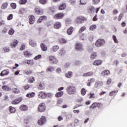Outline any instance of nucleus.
<instances>
[{
	"label": "nucleus",
	"instance_id": "nucleus-1",
	"mask_svg": "<svg viewBox=\"0 0 127 127\" xmlns=\"http://www.w3.org/2000/svg\"><path fill=\"white\" fill-rule=\"evenodd\" d=\"M66 93L68 95H74L76 94V87L73 85H69L66 88Z\"/></svg>",
	"mask_w": 127,
	"mask_h": 127
},
{
	"label": "nucleus",
	"instance_id": "nucleus-2",
	"mask_svg": "<svg viewBox=\"0 0 127 127\" xmlns=\"http://www.w3.org/2000/svg\"><path fill=\"white\" fill-rule=\"evenodd\" d=\"M105 44H106V41L104 39H99L95 42L96 47H102V46H105Z\"/></svg>",
	"mask_w": 127,
	"mask_h": 127
},
{
	"label": "nucleus",
	"instance_id": "nucleus-3",
	"mask_svg": "<svg viewBox=\"0 0 127 127\" xmlns=\"http://www.w3.org/2000/svg\"><path fill=\"white\" fill-rule=\"evenodd\" d=\"M48 59L51 64H57L58 63V60L53 56H50L48 57Z\"/></svg>",
	"mask_w": 127,
	"mask_h": 127
},
{
	"label": "nucleus",
	"instance_id": "nucleus-4",
	"mask_svg": "<svg viewBox=\"0 0 127 127\" xmlns=\"http://www.w3.org/2000/svg\"><path fill=\"white\" fill-rule=\"evenodd\" d=\"M46 123V118L44 116H42L41 118L38 120V125L39 126H43Z\"/></svg>",
	"mask_w": 127,
	"mask_h": 127
},
{
	"label": "nucleus",
	"instance_id": "nucleus-5",
	"mask_svg": "<svg viewBox=\"0 0 127 127\" xmlns=\"http://www.w3.org/2000/svg\"><path fill=\"white\" fill-rule=\"evenodd\" d=\"M75 50L77 51H84V48H83V45L81 43H77L75 44Z\"/></svg>",
	"mask_w": 127,
	"mask_h": 127
},
{
	"label": "nucleus",
	"instance_id": "nucleus-6",
	"mask_svg": "<svg viewBox=\"0 0 127 127\" xmlns=\"http://www.w3.org/2000/svg\"><path fill=\"white\" fill-rule=\"evenodd\" d=\"M46 110V107H45V104L41 103L39 105L38 107V111L40 113L44 112Z\"/></svg>",
	"mask_w": 127,
	"mask_h": 127
},
{
	"label": "nucleus",
	"instance_id": "nucleus-7",
	"mask_svg": "<svg viewBox=\"0 0 127 127\" xmlns=\"http://www.w3.org/2000/svg\"><path fill=\"white\" fill-rule=\"evenodd\" d=\"M64 17V14L63 13H60L58 14H56L54 17L53 18H55V19H61Z\"/></svg>",
	"mask_w": 127,
	"mask_h": 127
},
{
	"label": "nucleus",
	"instance_id": "nucleus-8",
	"mask_svg": "<svg viewBox=\"0 0 127 127\" xmlns=\"http://www.w3.org/2000/svg\"><path fill=\"white\" fill-rule=\"evenodd\" d=\"M38 97L40 99H45V98H46V93L43 91H41L38 93Z\"/></svg>",
	"mask_w": 127,
	"mask_h": 127
},
{
	"label": "nucleus",
	"instance_id": "nucleus-9",
	"mask_svg": "<svg viewBox=\"0 0 127 127\" xmlns=\"http://www.w3.org/2000/svg\"><path fill=\"white\" fill-rule=\"evenodd\" d=\"M102 105L101 103H98L97 102L93 103L90 106V109H95V108H100V106Z\"/></svg>",
	"mask_w": 127,
	"mask_h": 127
},
{
	"label": "nucleus",
	"instance_id": "nucleus-10",
	"mask_svg": "<svg viewBox=\"0 0 127 127\" xmlns=\"http://www.w3.org/2000/svg\"><path fill=\"white\" fill-rule=\"evenodd\" d=\"M85 20L86 18H85V17L83 16H79L76 18V22H77V23H82V22H83V21H84Z\"/></svg>",
	"mask_w": 127,
	"mask_h": 127
},
{
	"label": "nucleus",
	"instance_id": "nucleus-11",
	"mask_svg": "<svg viewBox=\"0 0 127 127\" xmlns=\"http://www.w3.org/2000/svg\"><path fill=\"white\" fill-rule=\"evenodd\" d=\"M8 74H9V70H8V69H6L2 71L0 73V76H1V77H3V76H5V75H8Z\"/></svg>",
	"mask_w": 127,
	"mask_h": 127
},
{
	"label": "nucleus",
	"instance_id": "nucleus-12",
	"mask_svg": "<svg viewBox=\"0 0 127 127\" xmlns=\"http://www.w3.org/2000/svg\"><path fill=\"white\" fill-rule=\"evenodd\" d=\"M21 101H22V98L20 97L17 99L13 100L12 101V105H17V104H19Z\"/></svg>",
	"mask_w": 127,
	"mask_h": 127
},
{
	"label": "nucleus",
	"instance_id": "nucleus-13",
	"mask_svg": "<svg viewBox=\"0 0 127 127\" xmlns=\"http://www.w3.org/2000/svg\"><path fill=\"white\" fill-rule=\"evenodd\" d=\"M19 109L20 111L25 112L26 111H27V110H28V107L25 105H22L19 107Z\"/></svg>",
	"mask_w": 127,
	"mask_h": 127
},
{
	"label": "nucleus",
	"instance_id": "nucleus-14",
	"mask_svg": "<svg viewBox=\"0 0 127 127\" xmlns=\"http://www.w3.org/2000/svg\"><path fill=\"white\" fill-rule=\"evenodd\" d=\"M64 76L66 78H72V77L73 76V72L71 71H69L67 72L64 73Z\"/></svg>",
	"mask_w": 127,
	"mask_h": 127
},
{
	"label": "nucleus",
	"instance_id": "nucleus-15",
	"mask_svg": "<svg viewBox=\"0 0 127 127\" xmlns=\"http://www.w3.org/2000/svg\"><path fill=\"white\" fill-rule=\"evenodd\" d=\"M93 75H94V72L93 71L85 72L83 74L84 77H90V76H93Z\"/></svg>",
	"mask_w": 127,
	"mask_h": 127
},
{
	"label": "nucleus",
	"instance_id": "nucleus-16",
	"mask_svg": "<svg viewBox=\"0 0 127 127\" xmlns=\"http://www.w3.org/2000/svg\"><path fill=\"white\" fill-rule=\"evenodd\" d=\"M46 19H47V17H46V16H42L38 19V23H40L42 22V20H46Z\"/></svg>",
	"mask_w": 127,
	"mask_h": 127
},
{
	"label": "nucleus",
	"instance_id": "nucleus-17",
	"mask_svg": "<svg viewBox=\"0 0 127 127\" xmlns=\"http://www.w3.org/2000/svg\"><path fill=\"white\" fill-rule=\"evenodd\" d=\"M73 31H74V28H73V27H70L67 30L66 33L68 35H71L73 33Z\"/></svg>",
	"mask_w": 127,
	"mask_h": 127
},
{
	"label": "nucleus",
	"instance_id": "nucleus-18",
	"mask_svg": "<svg viewBox=\"0 0 127 127\" xmlns=\"http://www.w3.org/2000/svg\"><path fill=\"white\" fill-rule=\"evenodd\" d=\"M101 75L102 76H104V77H106V76H108V75H110V70H105L103 71L102 72Z\"/></svg>",
	"mask_w": 127,
	"mask_h": 127
},
{
	"label": "nucleus",
	"instance_id": "nucleus-19",
	"mask_svg": "<svg viewBox=\"0 0 127 127\" xmlns=\"http://www.w3.org/2000/svg\"><path fill=\"white\" fill-rule=\"evenodd\" d=\"M2 89L6 92H10V91H11V88L6 85H3L2 87Z\"/></svg>",
	"mask_w": 127,
	"mask_h": 127
},
{
	"label": "nucleus",
	"instance_id": "nucleus-20",
	"mask_svg": "<svg viewBox=\"0 0 127 127\" xmlns=\"http://www.w3.org/2000/svg\"><path fill=\"white\" fill-rule=\"evenodd\" d=\"M27 10L25 8H21L19 10L18 14H24L26 13Z\"/></svg>",
	"mask_w": 127,
	"mask_h": 127
},
{
	"label": "nucleus",
	"instance_id": "nucleus-21",
	"mask_svg": "<svg viewBox=\"0 0 127 127\" xmlns=\"http://www.w3.org/2000/svg\"><path fill=\"white\" fill-rule=\"evenodd\" d=\"M35 20V18H34V16H30V17L29 18V23L30 24H33V23H34Z\"/></svg>",
	"mask_w": 127,
	"mask_h": 127
},
{
	"label": "nucleus",
	"instance_id": "nucleus-22",
	"mask_svg": "<svg viewBox=\"0 0 127 127\" xmlns=\"http://www.w3.org/2000/svg\"><path fill=\"white\" fill-rule=\"evenodd\" d=\"M59 49V46H54L51 49V51L52 52H57V51Z\"/></svg>",
	"mask_w": 127,
	"mask_h": 127
},
{
	"label": "nucleus",
	"instance_id": "nucleus-23",
	"mask_svg": "<svg viewBox=\"0 0 127 127\" xmlns=\"http://www.w3.org/2000/svg\"><path fill=\"white\" fill-rule=\"evenodd\" d=\"M29 44L32 47H35L37 45L36 42L32 40L29 41Z\"/></svg>",
	"mask_w": 127,
	"mask_h": 127
},
{
	"label": "nucleus",
	"instance_id": "nucleus-24",
	"mask_svg": "<svg viewBox=\"0 0 127 127\" xmlns=\"http://www.w3.org/2000/svg\"><path fill=\"white\" fill-rule=\"evenodd\" d=\"M18 44V41L17 40H14L13 42V43L11 44L10 46L11 48H14L15 46Z\"/></svg>",
	"mask_w": 127,
	"mask_h": 127
},
{
	"label": "nucleus",
	"instance_id": "nucleus-25",
	"mask_svg": "<svg viewBox=\"0 0 127 127\" xmlns=\"http://www.w3.org/2000/svg\"><path fill=\"white\" fill-rule=\"evenodd\" d=\"M103 82L100 81H98L95 84V88H99V87H101V86H103Z\"/></svg>",
	"mask_w": 127,
	"mask_h": 127
},
{
	"label": "nucleus",
	"instance_id": "nucleus-26",
	"mask_svg": "<svg viewBox=\"0 0 127 127\" xmlns=\"http://www.w3.org/2000/svg\"><path fill=\"white\" fill-rule=\"evenodd\" d=\"M35 12L36 13H37L39 15H42V14H43V10L39 8H36Z\"/></svg>",
	"mask_w": 127,
	"mask_h": 127
},
{
	"label": "nucleus",
	"instance_id": "nucleus-27",
	"mask_svg": "<svg viewBox=\"0 0 127 127\" xmlns=\"http://www.w3.org/2000/svg\"><path fill=\"white\" fill-rule=\"evenodd\" d=\"M54 27L56 29H58L61 27V23L59 22H56L54 24Z\"/></svg>",
	"mask_w": 127,
	"mask_h": 127
},
{
	"label": "nucleus",
	"instance_id": "nucleus-28",
	"mask_svg": "<svg viewBox=\"0 0 127 127\" xmlns=\"http://www.w3.org/2000/svg\"><path fill=\"white\" fill-rule=\"evenodd\" d=\"M3 52H5V53H7L10 51V48L9 47H4L2 49Z\"/></svg>",
	"mask_w": 127,
	"mask_h": 127
},
{
	"label": "nucleus",
	"instance_id": "nucleus-29",
	"mask_svg": "<svg viewBox=\"0 0 127 127\" xmlns=\"http://www.w3.org/2000/svg\"><path fill=\"white\" fill-rule=\"evenodd\" d=\"M102 62L101 60H96L93 63V65H96V66H99V65H101L102 64Z\"/></svg>",
	"mask_w": 127,
	"mask_h": 127
},
{
	"label": "nucleus",
	"instance_id": "nucleus-30",
	"mask_svg": "<svg viewBox=\"0 0 127 127\" xmlns=\"http://www.w3.org/2000/svg\"><path fill=\"white\" fill-rule=\"evenodd\" d=\"M34 96H35V93L32 92L27 94L26 97H27V98H32V97H34Z\"/></svg>",
	"mask_w": 127,
	"mask_h": 127
},
{
	"label": "nucleus",
	"instance_id": "nucleus-31",
	"mask_svg": "<svg viewBox=\"0 0 127 127\" xmlns=\"http://www.w3.org/2000/svg\"><path fill=\"white\" fill-rule=\"evenodd\" d=\"M64 94V92L63 91L59 92L56 94L55 96L56 98H60V97H62Z\"/></svg>",
	"mask_w": 127,
	"mask_h": 127
},
{
	"label": "nucleus",
	"instance_id": "nucleus-32",
	"mask_svg": "<svg viewBox=\"0 0 127 127\" xmlns=\"http://www.w3.org/2000/svg\"><path fill=\"white\" fill-rule=\"evenodd\" d=\"M59 8L60 10H63V9H65L66 8V4L63 3L59 6Z\"/></svg>",
	"mask_w": 127,
	"mask_h": 127
},
{
	"label": "nucleus",
	"instance_id": "nucleus-33",
	"mask_svg": "<svg viewBox=\"0 0 127 127\" xmlns=\"http://www.w3.org/2000/svg\"><path fill=\"white\" fill-rule=\"evenodd\" d=\"M41 48H42V51H46V50H47V47H46V45H44L43 43H41Z\"/></svg>",
	"mask_w": 127,
	"mask_h": 127
},
{
	"label": "nucleus",
	"instance_id": "nucleus-34",
	"mask_svg": "<svg viewBox=\"0 0 127 127\" xmlns=\"http://www.w3.org/2000/svg\"><path fill=\"white\" fill-rule=\"evenodd\" d=\"M118 92H119L118 90L113 91L109 93V96H113L114 97H115V96L117 95V93H118Z\"/></svg>",
	"mask_w": 127,
	"mask_h": 127
},
{
	"label": "nucleus",
	"instance_id": "nucleus-35",
	"mask_svg": "<svg viewBox=\"0 0 127 127\" xmlns=\"http://www.w3.org/2000/svg\"><path fill=\"white\" fill-rule=\"evenodd\" d=\"M55 70V68L53 66H49L47 69V72H53Z\"/></svg>",
	"mask_w": 127,
	"mask_h": 127
},
{
	"label": "nucleus",
	"instance_id": "nucleus-36",
	"mask_svg": "<svg viewBox=\"0 0 127 127\" xmlns=\"http://www.w3.org/2000/svg\"><path fill=\"white\" fill-rule=\"evenodd\" d=\"M89 99H98V96H95V94L94 93H90V94H89Z\"/></svg>",
	"mask_w": 127,
	"mask_h": 127
},
{
	"label": "nucleus",
	"instance_id": "nucleus-37",
	"mask_svg": "<svg viewBox=\"0 0 127 127\" xmlns=\"http://www.w3.org/2000/svg\"><path fill=\"white\" fill-rule=\"evenodd\" d=\"M96 28H97V25L93 24V25L90 26L89 30L91 31H93V30H95Z\"/></svg>",
	"mask_w": 127,
	"mask_h": 127
},
{
	"label": "nucleus",
	"instance_id": "nucleus-38",
	"mask_svg": "<svg viewBox=\"0 0 127 127\" xmlns=\"http://www.w3.org/2000/svg\"><path fill=\"white\" fill-rule=\"evenodd\" d=\"M9 111L11 114H13V113L15 112V109L11 106L9 107Z\"/></svg>",
	"mask_w": 127,
	"mask_h": 127
},
{
	"label": "nucleus",
	"instance_id": "nucleus-39",
	"mask_svg": "<svg viewBox=\"0 0 127 127\" xmlns=\"http://www.w3.org/2000/svg\"><path fill=\"white\" fill-rule=\"evenodd\" d=\"M7 5H8V3L5 2L2 4L1 6V9H5L7 7Z\"/></svg>",
	"mask_w": 127,
	"mask_h": 127
},
{
	"label": "nucleus",
	"instance_id": "nucleus-40",
	"mask_svg": "<svg viewBox=\"0 0 127 127\" xmlns=\"http://www.w3.org/2000/svg\"><path fill=\"white\" fill-rule=\"evenodd\" d=\"M85 30H86V27L83 26L81 28H80V29H79L78 31V33H79V34H81V33H82L83 31H85Z\"/></svg>",
	"mask_w": 127,
	"mask_h": 127
},
{
	"label": "nucleus",
	"instance_id": "nucleus-41",
	"mask_svg": "<svg viewBox=\"0 0 127 127\" xmlns=\"http://www.w3.org/2000/svg\"><path fill=\"white\" fill-rule=\"evenodd\" d=\"M8 34H9V35H13V34H14V30H13V29L12 28H10L8 31Z\"/></svg>",
	"mask_w": 127,
	"mask_h": 127
},
{
	"label": "nucleus",
	"instance_id": "nucleus-42",
	"mask_svg": "<svg viewBox=\"0 0 127 127\" xmlns=\"http://www.w3.org/2000/svg\"><path fill=\"white\" fill-rule=\"evenodd\" d=\"M18 2L19 4H25L27 2V0H19Z\"/></svg>",
	"mask_w": 127,
	"mask_h": 127
},
{
	"label": "nucleus",
	"instance_id": "nucleus-43",
	"mask_svg": "<svg viewBox=\"0 0 127 127\" xmlns=\"http://www.w3.org/2000/svg\"><path fill=\"white\" fill-rule=\"evenodd\" d=\"M20 92V90H19L17 88H14L13 89V93H14V94H19Z\"/></svg>",
	"mask_w": 127,
	"mask_h": 127
},
{
	"label": "nucleus",
	"instance_id": "nucleus-44",
	"mask_svg": "<svg viewBox=\"0 0 127 127\" xmlns=\"http://www.w3.org/2000/svg\"><path fill=\"white\" fill-rule=\"evenodd\" d=\"M56 72L57 74H61V73H62V69L61 68L58 67L56 69Z\"/></svg>",
	"mask_w": 127,
	"mask_h": 127
},
{
	"label": "nucleus",
	"instance_id": "nucleus-45",
	"mask_svg": "<svg viewBox=\"0 0 127 127\" xmlns=\"http://www.w3.org/2000/svg\"><path fill=\"white\" fill-rule=\"evenodd\" d=\"M65 51L64 50V49H61L60 51H59V54L61 56H63L64 55V54H65Z\"/></svg>",
	"mask_w": 127,
	"mask_h": 127
},
{
	"label": "nucleus",
	"instance_id": "nucleus-46",
	"mask_svg": "<svg viewBox=\"0 0 127 127\" xmlns=\"http://www.w3.org/2000/svg\"><path fill=\"white\" fill-rule=\"evenodd\" d=\"M89 10L91 11V12H95V11L96 10V8L95 7L90 6H89Z\"/></svg>",
	"mask_w": 127,
	"mask_h": 127
},
{
	"label": "nucleus",
	"instance_id": "nucleus-47",
	"mask_svg": "<svg viewBox=\"0 0 127 127\" xmlns=\"http://www.w3.org/2000/svg\"><path fill=\"white\" fill-rule=\"evenodd\" d=\"M112 38L115 43H119V41L118 40V39L117 38V37L115 35H113L112 36Z\"/></svg>",
	"mask_w": 127,
	"mask_h": 127
},
{
	"label": "nucleus",
	"instance_id": "nucleus-48",
	"mask_svg": "<svg viewBox=\"0 0 127 127\" xmlns=\"http://www.w3.org/2000/svg\"><path fill=\"white\" fill-rule=\"evenodd\" d=\"M10 6H11V8H12L13 9H15V8H16V3H11Z\"/></svg>",
	"mask_w": 127,
	"mask_h": 127
},
{
	"label": "nucleus",
	"instance_id": "nucleus-49",
	"mask_svg": "<svg viewBox=\"0 0 127 127\" xmlns=\"http://www.w3.org/2000/svg\"><path fill=\"white\" fill-rule=\"evenodd\" d=\"M30 55H31V54L28 53V51H26L24 52V56H25V57H29Z\"/></svg>",
	"mask_w": 127,
	"mask_h": 127
},
{
	"label": "nucleus",
	"instance_id": "nucleus-50",
	"mask_svg": "<svg viewBox=\"0 0 127 127\" xmlns=\"http://www.w3.org/2000/svg\"><path fill=\"white\" fill-rule=\"evenodd\" d=\"M101 0H92V3L93 4H98L100 3V1Z\"/></svg>",
	"mask_w": 127,
	"mask_h": 127
},
{
	"label": "nucleus",
	"instance_id": "nucleus-51",
	"mask_svg": "<svg viewBox=\"0 0 127 127\" xmlns=\"http://www.w3.org/2000/svg\"><path fill=\"white\" fill-rule=\"evenodd\" d=\"M97 57V54L96 53H93L90 57L91 59H95Z\"/></svg>",
	"mask_w": 127,
	"mask_h": 127
},
{
	"label": "nucleus",
	"instance_id": "nucleus-52",
	"mask_svg": "<svg viewBox=\"0 0 127 127\" xmlns=\"http://www.w3.org/2000/svg\"><path fill=\"white\" fill-rule=\"evenodd\" d=\"M39 1L42 4H45V3H47V0H39Z\"/></svg>",
	"mask_w": 127,
	"mask_h": 127
},
{
	"label": "nucleus",
	"instance_id": "nucleus-53",
	"mask_svg": "<svg viewBox=\"0 0 127 127\" xmlns=\"http://www.w3.org/2000/svg\"><path fill=\"white\" fill-rule=\"evenodd\" d=\"M81 93L82 96H85V95H86V89L82 88L81 90Z\"/></svg>",
	"mask_w": 127,
	"mask_h": 127
},
{
	"label": "nucleus",
	"instance_id": "nucleus-54",
	"mask_svg": "<svg viewBox=\"0 0 127 127\" xmlns=\"http://www.w3.org/2000/svg\"><path fill=\"white\" fill-rule=\"evenodd\" d=\"M87 37V35H85L84 34H82L80 36V39L82 40H84Z\"/></svg>",
	"mask_w": 127,
	"mask_h": 127
},
{
	"label": "nucleus",
	"instance_id": "nucleus-55",
	"mask_svg": "<svg viewBox=\"0 0 127 127\" xmlns=\"http://www.w3.org/2000/svg\"><path fill=\"white\" fill-rule=\"evenodd\" d=\"M70 66H71V63L69 62H67L64 64L65 68H69Z\"/></svg>",
	"mask_w": 127,
	"mask_h": 127
},
{
	"label": "nucleus",
	"instance_id": "nucleus-56",
	"mask_svg": "<svg viewBox=\"0 0 127 127\" xmlns=\"http://www.w3.org/2000/svg\"><path fill=\"white\" fill-rule=\"evenodd\" d=\"M38 89L39 90H43V89H44V86L40 83L38 86Z\"/></svg>",
	"mask_w": 127,
	"mask_h": 127
},
{
	"label": "nucleus",
	"instance_id": "nucleus-57",
	"mask_svg": "<svg viewBox=\"0 0 127 127\" xmlns=\"http://www.w3.org/2000/svg\"><path fill=\"white\" fill-rule=\"evenodd\" d=\"M25 49V45L24 44H22L20 50L22 51Z\"/></svg>",
	"mask_w": 127,
	"mask_h": 127
},
{
	"label": "nucleus",
	"instance_id": "nucleus-58",
	"mask_svg": "<svg viewBox=\"0 0 127 127\" xmlns=\"http://www.w3.org/2000/svg\"><path fill=\"white\" fill-rule=\"evenodd\" d=\"M46 97H48V98H52V94L51 93H46Z\"/></svg>",
	"mask_w": 127,
	"mask_h": 127
},
{
	"label": "nucleus",
	"instance_id": "nucleus-59",
	"mask_svg": "<svg viewBox=\"0 0 127 127\" xmlns=\"http://www.w3.org/2000/svg\"><path fill=\"white\" fill-rule=\"evenodd\" d=\"M88 39L90 40V41H93V39H94V36L92 34H90L89 36Z\"/></svg>",
	"mask_w": 127,
	"mask_h": 127
},
{
	"label": "nucleus",
	"instance_id": "nucleus-60",
	"mask_svg": "<svg viewBox=\"0 0 127 127\" xmlns=\"http://www.w3.org/2000/svg\"><path fill=\"white\" fill-rule=\"evenodd\" d=\"M41 57H42V56L41 55H38V56H36L34 58V60H37L39 59L40 58H41Z\"/></svg>",
	"mask_w": 127,
	"mask_h": 127
},
{
	"label": "nucleus",
	"instance_id": "nucleus-61",
	"mask_svg": "<svg viewBox=\"0 0 127 127\" xmlns=\"http://www.w3.org/2000/svg\"><path fill=\"white\" fill-rule=\"evenodd\" d=\"M13 15H12V14H9L8 17H7V20H10V19H12V17H13Z\"/></svg>",
	"mask_w": 127,
	"mask_h": 127
},
{
	"label": "nucleus",
	"instance_id": "nucleus-62",
	"mask_svg": "<svg viewBox=\"0 0 127 127\" xmlns=\"http://www.w3.org/2000/svg\"><path fill=\"white\" fill-rule=\"evenodd\" d=\"M66 119L68 120H71L72 119V114H69L66 116Z\"/></svg>",
	"mask_w": 127,
	"mask_h": 127
},
{
	"label": "nucleus",
	"instance_id": "nucleus-63",
	"mask_svg": "<svg viewBox=\"0 0 127 127\" xmlns=\"http://www.w3.org/2000/svg\"><path fill=\"white\" fill-rule=\"evenodd\" d=\"M61 43H66L67 42V41L65 40L64 38H62L60 40Z\"/></svg>",
	"mask_w": 127,
	"mask_h": 127
},
{
	"label": "nucleus",
	"instance_id": "nucleus-64",
	"mask_svg": "<svg viewBox=\"0 0 127 127\" xmlns=\"http://www.w3.org/2000/svg\"><path fill=\"white\" fill-rule=\"evenodd\" d=\"M62 102H63V99L59 98L58 99L57 104H62Z\"/></svg>",
	"mask_w": 127,
	"mask_h": 127
}]
</instances>
